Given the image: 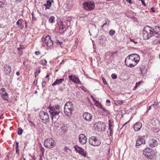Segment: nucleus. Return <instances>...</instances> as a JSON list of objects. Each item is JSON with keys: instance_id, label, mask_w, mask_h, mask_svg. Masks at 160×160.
Listing matches in <instances>:
<instances>
[{"instance_id": "obj_1", "label": "nucleus", "mask_w": 160, "mask_h": 160, "mask_svg": "<svg viewBox=\"0 0 160 160\" xmlns=\"http://www.w3.org/2000/svg\"><path fill=\"white\" fill-rule=\"evenodd\" d=\"M153 36L157 38H160V27L157 26L152 28L148 26H145L142 30L143 38L147 40Z\"/></svg>"}, {"instance_id": "obj_2", "label": "nucleus", "mask_w": 160, "mask_h": 160, "mask_svg": "<svg viewBox=\"0 0 160 160\" xmlns=\"http://www.w3.org/2000/svg\"><path fill=\"white\" fill-rule=\"evenodd\" d=\"M140 58L138 55L135 53L128 55L125 60V65L129 67L132 68L135 66L139 62Z\"/></svg>"}, {"instance_id": "obj_3", "label": "nucleus", "mask_w": 160, "mask_h": 160, "mask_svg": "<svg viewBox=\"0 0 160 160\" xmlns=\"http://www.w3.org/2000/svg\"><path fill=\"white\" fill-rule=\"evenodd\" d=\"M49 109V112L51 115V118L52 120L54 118L56 119L59 117L60 111L59 110L60 106L57 105L55 108L52 107H49L48 108Z\"/></svg>"}, {"instance_id": "obj_4", "label": "nucleus", "mask_w": 160, "mask_h": 160, "mask_svg": "<svg viewBox=\"0 0 160 160\" xmlns=\"http://www.w3.org/2000/svg\"><path fill=\"white\" fill-rule=\"evenodd\" d=\"M73 109V105L72 102L69 101L67 102L64 107V112L66 115L68 116H70Z\"/></svg>"}, {"instance_id": "obj_5", "label": "nucleus", "mask_w": 160, "mask_h": 160, "mask_svg": "<svg viewBox=\"0 0 160 160\" xmlns=\"http://www.w3.org/2000/svg\"><path fill=\"white\" fill-rule=\"evenodd\" d=\"M143 154L148 158L151 159L155 157L156 152L155 151L149 148H147L143 151Z\"/></svg>"}, {"instance_id": "obj_6", "label": "nucleus", "mask_w": 160, "mask_h": 160, "mask_svg": "<svg viewBox=\"0 0 160 160\" xmlns=\"http://www.w3.org/2000/svg\"><path fill=\"white\" fill-rule=\"evenodd\" d=\"M39 117L41 120L42 122L46 124L49 121V118L48 113L43 111H40Z\"/></svg>"}, {"instance_id": "obj_7", "label": "nucleus", "mask_w": 160, "mask_h": 160, "mask_svg": "<svg viewBox=\"0 0 160 160\" xmlns=\"http://www.w3.org/2000/svg\"><path fill=\"white\" fill-rule=\"evenodd\" d=\"M83 8L87 10L91 11L95 8V5L94 1H88L83 4Z\"/></svg>"}, {"instance_id": "obj_8", "label": "nucleus", "mask_w": 160, "mask_h": 160, "mask_svg": "<svg viewBox=\"0 0 160 160\" xmlns=\"http://www.w3.org/2000/svg\"><path fill=\"white\" fill-rule=\"evenodd\" d=\"M89 142L91 145L94 146H98L101 143V140L98 138L93 136L89 138Z\"/></svg>"}, {"instance_id": "obj_9", "label": "nucleus", "mask_w": 160, "mask_h": 160, "mask_svg": "<svg viewBox=\"0 0 160 160\" xmlns=\"http://www.w3.org/2000/svg\"><path fill=\"white\" fill-rule=\"evenodd\" d=\"M44 145L48 148H51L55 146V142L52 139L48 138L45 140Z\"/></svg>"}, {"instance_id": "obj_10", "label": "nucleus", "mask_w": 160, "mask_h": 160, "mask_svg": "<svg viewBox=\"0 0 160 160\" xmlns=\"http://www.w3.org/2000/svg\"><path fill=\"white\" fill-rule=\"evenodd\" d=\"M42 41L48 47L52 46L53 43V41L51 39L50 37L49 36H47L45 38H42Z\"/></svg>"}, {"instance_id": "obj_11", "label": "nucleus", "mask_w": 160, "mask_h": 160, "mask_svg": "<svg viewBox=\"0 0 160 160\" xmlns=\"http://www.w3.org/2000/svg\"><path fill=\"white\" fill-rule=\"evenodd\" d=\"M3 73L4 76H9V74L11 71V68L10 66L8 64H5L3 66Z\"/></svg>"}, {"instance_id": "obj_12", "label": "nucleus", "mask_w": 160, "mask_h": 160, "mask_svg": "<svg viewBox=\"0 0 160 160\" xmlns=\"http://www.w3.org/2000/svg\"><path fill=\"white\" fill-rule=\"evenodd\" d=\"M106 125L103 122H98L97 123V127L98 131H104L106 129Z\"/></svg>"}, {"instance_id": "obj_13", "label": "nucleus", "mask_w": 160, "mask_h": 160, "mask_svg": "<svg viewBox=\"0 0 160 160\" xmlns=\"http://www.w3.org/2000/svg\"><path fill=\"white\" fill-rule=\"evenodd\" d=\"M145 142L143 136H138V139L136 141V146L137 147L138 146H140L142 144H144Z\"/></svg>"}, {"instance_id": "obj_14", "label": "nucleus", "mask_w": 160, "mask_h": 160, "mask_svg": "<svg viewBox=\"0 0 160 160\" xmlns=\"http://www.w3.org/2000/svg\"><path fill=\"white\" fill-rule=\"evenodd\" d=\"M76 151L80 154L83 156L84 157L86 156V152L81 148L76 145L74 146Z\"/></svg>"}, {"instance_id": "obj_15", "label": "nucleus", "mask_w": 160, "mask_h": 160, "mask_svg": "<svg viewBox=\"0 0 160 160\" xmlns=\"http://www.w3.org/2000/svg\"><path fill=\"white\" fill-rule=\"evenodd\" d=\"M68 78L69 79L76 83L78 84H81V82L79 79L74 75H69Z\"/></svg>"}, {"instance_id": "obj_16", "label": "nucleus", "mask_w": 160, "mask_h": 160, "mask_svg": "<svg viewBox=\"0 0 160 160\" xmlns=\"http://www.w3.org/2000/svg\"><path fill=\"white\" fill-rule=\"evenodd\" d=\"M78 139L79 142L82 144H85L87 142V138L83 134H81L79 135Z\"/></svg>"}, {"instance_id": "obj_17", "label": "nucleus", "mask_w": 160, "mask_h": 160, "mask_svg": "<svg viewBox=\"0 0 160 160\" xmlns=\"http://www.w3.org/2000/svg\"><path fill=\"white\" fill-rule=\"evenodd\" d=\"M83 118L86 121H90L92 118V116L91 114L88 112H85L83 115Z\"/></svg>"}, {"instance_id": "obj_18", "label": "nucleus", "mask_w": 160, "mask_h": 160, "mask_svg": "<svg viewBox=\"0 0 160 160\" xmlns=\"http://www.w3.org/2000/svg\"><path fill=\"white\" fill-rule=\"evenodd\" d=\"M149 145L151 147H154L156 146L158 144L157 141L154 139H151L148 141Z\"/></svg>"}, {"instance_id": "obj_19", "label": "nucleus", "mask_w": 160, "mask_h": 160, "mask_svg": "<svg viewBox=\"0 0 160 160\" xmlns=\"http://www.w3.org/2000/svg\"><path fill=\"white\" fill-rule=\"evenodd\" d=\"M142 123L140 122H137L133 126V128L136 131H138L141 128Z\"/></svg>"}, {"instance_id": "obj_20", "label": "nucleus", "mask_w": 160, "mask_h": 160, "mask_svg": "<svg viewBox=\"0 0 160 160\" xmlns=\"http://www.w3.org/2000/svg\"><path fill=\"white\" fill-rule=\"evenodd\" d=\"M64 81V79L63 78L60 79H56V81L52 83V85L53 86L57 84H60Z\"/></svg>"}, {"instance_id": "obj_21", "label": "nucleus", "mask_w": 160, "mask_h": 160, "mask_svg": "<svg viewBox=\"0 0 160 160\" xmlns=\"http://www.w3.org/2000/svg\"><path fill=\"white\" fill-rule=\"evenodd\" d=\"M2 97L3 99L7 101H8V94L6 92L2 93Z\"/></svg>"}, {"instance_id": "obj_22", "label": "nucleus", "mask_w": 160, "mask_h": 160, "mask_svg": "<svg viewBox=\"0 0 160 160\" xmlns=\"http://www.w3.org/2000/svg\"><path fill=\"white\" fill-rule=\"evenodd\" d=\"M140 69L141 71V75L143 76L147 73V70L145 68L140 67Z\"/></svg>"}, {"instance_id": "obj_23", "label": "nucleus", "mask_w": 160, "mask_h": 160, "mask_svg": "<svg viewBox=\"0 0 160 160\" xmlns=\"http://www.w3.org/2000/svg\"><path fill=\"white\" fill-rule=\"evenodd\" d=\"M102 111V114L103 115H108L109 113L108 111L105 109L104 108H103Z\"/></svg>"}, {"instance_id": "obj_24", "label": "nucleus", "mask_w": 160, "mask_h": 160, "mask_svg": "<svg viewBox=\"0 0 160 160\" xmlns=\"http://www.w3.org/2000/svg\"><path fill=\"white\" fill-rule=\"evenodd\" d=\"M46 4L47 6H46V9H49L51 5V2L49 0H48L47 1Z\"/></svg>"}, {"instance_id": "obj_25", "label": "nucleus", "mask_w": 160, "mask_h": 160, "mask_svg": "<svg viewBox=\"0 0 160 160\" xmlns=\"http://www.w3.org/2000/svg\"><path fill=\"white\" fill-rule=\"evenodd\" d=\"M22 19H19L18 20V21L16 22L17 25L18 26V27H20L22 25Z\"/></svg>"}, {"instance_id": "obj_26", "label": "nucleus", "mask_w": 160, "mask_h": 160, "mask_svg": "<svg viewBox=\"0 0 160 160\" xmlns=\"http://www.w3.org/2000/svg\"><path fill=\"white\" fill-rule=\"evenodd\" d=\"M108 130L110 131V135L111 136H112L113 134V128L109 127Z\"/></svg>"}, {"instance_id": "obj_27", "label": "nucleus", "mask_w": 160, "mask_h": 160, "mask_svg": "<svg viewBox=\"0 0 160 160\" xmlns=\"http://www.w3.org/2000/svg\"><path fill=\"white\" fill-rule=\"evenodd\" d=\"M64 28V25L63 24L62 22L61 23L59 26V30L60 31H62L63 30Z\"/></svg>"}, {"instance_id": "obj_28", "label": "nucleus", "mask_w": 160, "mask_h": 160, "mask_svg": "<svg viewBox=\"0 0 160 160\" xmlns=\"http://www.w3.org/2000/svg\"><path fill=\"white\" fill-rule=\"evenodd\" d=\"M98 42L100 44H102L103 42V38L102 37H100Z\"/></svg>"}, {"instance_id": "obj_29", "label": "nucleus", "mask_w": 160, "mask_h": 160, "mask_svg": "<svg viewBox=\"0 0 160 160\" xmlns=\"http://www.w3.org/2000/svg\"><path fill=\"white\" fill-rule=\"evenodd\" d=\"M123 103V102L122 100H118L116 101L115 104L117 105H121Z\"/></svg>"}, {"instance_id": "obj_30", "label": "nucleus", "mask_w": 160, "mask_h": 160, "mask_svg": "<svg viewBox=\"0 0 160 160\" xmlns=\"http://www.w3.org/2000/svg\"><path fill=\"white\" fill-rule=\"evenodd\" d=\"M108 126L109 127H110L111 128H112V127L113 128V123L111 120H109Z\"/></svg>"}, {"instance_id": "obj_31", "label": "nucleus", "mask_w": 160, "mask_h": 160, "mask_svg": "<svg viewBox=\"0 0 160 160\" xmlns=\"http://www.w3.org/2000/svg\"><path fill=\"white\" fill-rule=\"evenodd\" d=\"M115 30H111L109 32V34L110 36H112L115 34Z\"/></svg>"}, {"instance_id": "obj_32", "label": "nucleus", "mask_w": 160, "mask_h": 160, "mask_svg": "<svg viewBox=\"0 0 160 160\" xmlns=\"http://www.w3.org/2000/svg\"><path fill=\"white\" fill-rule=\"evenodd\" d=\"M54 19V17L53 16H51L49 19L48 21L51 23H52Z\"/></svg>"}, {"instance_id": "obj_33", "label": "nucleus", "mask_w": 160, "mask_h": 160, "mask_svg": "<svg viewBox=\"0 0 160 160\" xmlns=\"http://www.w3.org/2000/svg\"><path fill=\"white\" fill-rule=\"evenodd\" d=\"M23 130L21 128H19L18 129V134L19 135H20L22 134Z\"/></svg>"}, {"instance_id": "obj_34", "label": "nucleus", "mask_w": 160, "mask_h": 160, "mask_svg": "<svg viewBox=\"0 0 160 160\" xmlns=\"http://www.w3.org/2000/svg\"><path fill=\"white\" fill-rule=\"evenodd\" d=\"M41 62L42 64L43 65H45L47 63V61L45 59L42 60L41 61Z\"/></svg>"}, {"instance_id": "obj_35", "label": "nucleus", "mask_w": 160, "mask_h": 160, "mask_svg": "<svg viewBox=\"0 0 160 160\" xmlns=\"http://www.w3.org/2000/svg\"><path fill=\"white\" fill-rule=\"evenodd\" d=\"M111 77L113 79H116L117 78V76L115 74L112 73L111 75Z\"/></svg>"}, {"instance_id": "obj_36", "label": "nucleus", "mask_w": 160, "mask_h": 160, "mask_svg": "<svg viewBox=\"0 0 160 160\" xmlns=\"http://www.w3.org/2000/svg\"><path fill=\"white\" fill-rule=\"evenodd\" d=\"M158 104V103L157 102H154V103L152 105V107L153 108H156L157 107Z\"/></svg>"}, {"instance_id": "obj_37", "label": "nucleus", "mask_w": 160, "mask_h": 160, "mask_svg": "<svg viewBox=\"0 0 160 160\" xmlns=\"http://www.w3.org/2000/svg\"><path fill=\"white\" fill-rule=\"evenodd\" d=\"M117 55V52H114L112 53V54L111 56V57H113V58H115V56H116Z\"/></svg>"}, {"instance_id": "obj_38", "label": "nucleus", "mask_w": 160, "mask_h": 160, "mask_svg": "<svg viewBox=\"0 0 160 160\" xmlns=\"http://www.w3.org/2000/svg\"><path fill=\"white\" fill-rule=\"evenodd\" d=\"M18 49L19 51V55H22V52L21 51V48H18Z\"/></svg>"}, {"instance_id": "obj_39", "label": "nucleus", "mask_w": 160, "mask_h": 160, "mask_svg": "<svg viewBox=\"0 0 160 160\" xmlns=\"http://www.w3.org/2000/svg\"><path fill=\"white\" fill-rule=\"evenodd\" d=\"M102 79L104 84L105 85H107L108 84V83L106 81L105 79L103 77H102Z\"/></svg>"}, {"instance_id": "obj_40", "label": "nucleus", "mask_w": 160, "mask_h": 160, "mask_svg": "<svg viewBox=\"0 0 160 160\" xmlns=\"http://www.w3.org/2000/svg\"><path fill=\"white\" fill-rule=\"evenodd\" d=\"M42 86L43 88L44 87L46 84V82L45 81H43L42 82Z\"/></svg>"}, {"instance_id": "obj_41", "label": "nucleus", "mask_w": 160, "mask_h": 160, "mask_svg": "<svg viewBox=\"0 0 160 160\" xmlns=\"http://www.w3.org/2000/svg\"><path fill=\"white\" fill-rule=\"evenodd\" d=\"M35 54L36 55H38L40 54V52L39 51H36L35 52Z\"/></svg>"}, {"instance_id": "obj_42", "label": "nucleus", "mask_w": 160, "mask_h": 160, "mask_svg": "<svg viewBox=\"0 0 160 160\" xmlns=\"http://www.w3.org/2000/svg\"><path fill=\"white\" fill-rule=\"evenodd\" d=\"M141 2H142V5L144 6H146V4L145 3V2H144V1L143 0H141Z\"/></svg>"}, {"instance_id": "obj_43", "label": "nucleus", "mask_w": 160, "mask_h": 160, "mask_svg": "<svg viewBox=\"0 0 160 160\" xmlns=\"http://www.w3.org/2000/svg\"><path fill=\"white\" fill-rule=\"evenodd\" d=\"M40 70H38L37 71L35 72V74L37 75H38V74L40 73Z\"/></svg>"}, {"instance_id": "obj_44", "label": "nucleus", "mask_w": 160, "mask_h": 160, "mask_svg": "<svg viewBox=\"0 0 160 160\" xmlns=\"http://www.w3.org/2000/svg\"><path fill=\"white\" fill-rule=\"evenodd\" d=\"M130 41L132 42L135 44H136L138 43V42L137 41H136L134 39H131Z\"/></svg>"}, {"instance_id": "obj_45", "label": "nucleus", "mask_w": 160, "mask_h": 160, "mask_svg": "<svg viewBox=\"0 0 160 160\" xmlns=\"http://www.w3.org/2000/svg\"><path fill=\"white\" fill-rule=\"evenodd\" d=\"M41 150L42 151V154H43L44 153V149L42 147L41 148Z\"/></svg>"}, {"instance_id": "obj_46", "label": "nucleus", "mask_w": 160, "mask_h": 160, "mask_svg": "<svg viewBox=\"0 0 160 160\" xmlns=\"http://www.w3.org/2000/svg\"><path fill=\"white\" fill-rule=\"evenodd\" d=\"M16 152L18 154H19V150L18 148H16Z\"/></svg>"}, {"instance_id": "obj_47", "label": "nucleus", "mask_w": 160, "mask_h": 160, "mask_svg": "<svg viewBox=\"0 0 160 160\" xmlns=\"http://www.w3.org/2000/svg\"><path fill=\"white\" fill-rule=\"evenodd\" d=\"M151 10L152 12H155V10H154V8H152L151 9Z\"/></svg>"}, {"instance_id": "obj_48", "label": "nucleus", "mask_w": 160, "mask_h": 160, "mask_svg": "<svg viewBox=\"0 0 160 160\" xmlns=\"http://www.w3.org/2000/svg\"><path fill=\"white\" fill-rule=\"evenodd\" d=\"M127 2L131 4L132 3V2L131 0H126Z\"/></svg>"}, {"instance_id": "obj_49", "label": "nucleus", "mask_w": 160, "mask_h": 160, "mask_svg": "<svg viewBox=\"0 0 160 160\" xmlns=\"http://www.w3.org/2000/svg\"><path fill=\"white\" fill-rule=\"evenodd\" d=\"M37 82H38L37 80H35L34 81L33 83L34 85H36L37 83Z\"/></svg>"}, {"instance_id": "obj_50", "label": "nucleus", "mask_w": 160, "mask_h": 160, "mask_svg": "<svg viewBox=\"0 0 160 160\" xmlns=\"http://www.w3.org/2000/svg\"><path fill=\"white\" fill-rule=\"evenodd\" d=\"M16 148H18V142H16Z\"/></svg>"}, {"instance_id": "obj_51", "label": "nucleus", "mask_w": 160, "mask_h": 160, "mask_svg": "<svg viewBox=\"0 0 160 160\" xmlns=\"http://www.w3.org/2000/svg\"><path fill=\"white\" fill-rule=\"evenodd\" d=\"M99 108L102 109L104 108L102 106V105L101 104H100V105L99 106Z\"/></svg>"}, {"instance_id": "obj_52", "label": "nucleus", "mask_w": 160, "mask_h": 160, "mask_svg": "<svg viewBox=\"0 0 160 160\" xmlns=\"http://www.w3.org/2000/svg\"><path fill=\"white\" fill-rule=\"evenodd\" d=\"M152 107V105H151L148 107V111L150 110L151 109Z\"/></svg>"}, {"instance_id": "obj_53", "label": "nucleus", "mask_w": 160, "mask_h": 160, "mask_svg": "<svg viewBox=\"0 0 160 160\" xmlns=\"http://www.w3.org/2000/svg\"><path fill=\"white\" fill-rule=\"evenodd\" d=\"M62 44V42H58V44L59 45H61V47H62V46H61V45Z\"/></svg>"}, {"instance_id": "obj_54", "label": "nucleus", "mask_w": 160, "mask_h": 160, "mask_svg": "<svg viewBox=\"0 0 160 160\" xmlns=\"http://www.w3.org/2000/svg\"><path fill=\"white\" fill-rule=\"evenodd\" d=\"M141 84V82H138V83H136V85H137L138 86L140 85Z\"/></svg>"}, {"instance_id": "obj_55", "label": "nucleus", "mask_w": 160, "mask_h": 160, "mask_svg": "<svg viewBox=\"0 0 160 160\" xmlns=\"http://www.w3.org/2000/svg\"><path fill=\"white\" fill-rule=\"evenodd\" d=\"M25 28H26L27 27V24H28V22L25 21Z\"/></svg>"}, {"instance_id": "obj_56", "label": "nucleus", "mask_w": 160, "mask_h": 160, "mask_svg": "<svg viewBox=\"0 0 160 160\" xmlns=\"http://www.w3.org/2000/svg\"><path fill=\"white\" fill-rule=\"evenodd\" d=\"M106 102L107 103H109L110 102V101L109 100V99H107L106 100Z\"/></svg>"}, {"instance_id": "obj_57", "label": "nucleus", "mask_w": 160, "mask_h": 160, "mask_svg": "<svg viewBox=\"0 0 160 160\" xmlns=\"http://www.w3.org/2000/svg\"><path fill=\"white\" fill-rule=\"evenodd\" d=\"M16 75L18 76H19L20 74V73L18 71L16 72Z\"/></svg>"}, {"instance_id": "obj_58", "label": "nucleus", "mask_w": 160, "mask_h": 160, "mask_svg": "<svg viewBox=\"0 0 160 160\" xmlns=\"http://www.w3.org/2000/svg\"><path fill=\"white\" fill-rule=\"evenodd\" d=\"M2 2H0V8H2Z\"/></svg>"}, {"instance_id": "obj_59", "label": "nucleus", "mask_w": 160, "mask_h": 160, "mask_svg": "<svg viewBox=\"0 0 160 160\" xmlns=\"http://www.w3.org/2000/svg\"><path fill=\"white\" fill-rule=\"evenodd\" d=\"M49 76H50V75H49V74H47V76H46V78H48L49 77Z\"/></svg>"}, {"instance_id": "obj_60", "label": "nucleus", "mask_w": 160, "mask_h": 160, "mask_svg": "<svg viewBox=\"0 0 160 160\" xmlns=\"http://www.w3.org/2000/svg\"><path fill=\"white\" fill-rule=\"evenodd\" d=\"M5 89V88H2L1 89V90L3 92V93H4V92H4V90Z\"/></svg>"}, {"instance_id": "obj_61", "label": "nucleus", "mask_w": 160, "mask_h": 160, "mask_svg": "<svg viewBox=\"0 0 160 160\" xmlns=\"http://www.w3.org/2000/svg\"><path fill=\"white\" fill-rule=\"evenodd\" d=\"M60 41L58 40H56V42L58 44V42H59Z\"/></svg>"}, {"instance_id": "obj_62", "label": "nucleus", "mask_w": 160, "mask_h": 160, "mask_svg": "<svg viewBox=\"0 0 160 160\" xmlns=\"http://www.w3.org/2000/svg\"><path fill=\"white\" fill-rule=\"evenodd\" d=\"M138 86L137 85H136L134 87V88H137V87H138Z\"/></svg>"}, {"instance_id": "obj_63", "label": "nucleus", "mask_w": 160, "mask_h": 160, "mask_svg": "<svg viewBox=\"0 0 160 160\" xmlns=\"http://www.w3.org/2000/svg\"><path fill=\"white\" fill-rule=\"evenodd\" d=\"M138 86L137 85H136L134 87V88H137V87H138Z\"/></svg>"}, {"instance_id": "obj_64", "label": "nucleus", "mask_w": 160, "mask_h": 160, "mask_svg": "<svg viewBox=\"0 0 160 160\" xmlns=\"http://www.w3.org/2000/svg\"><path fill=\"white\" fill-rule=\"evenodd\" d=\"M107 24V22H106V23H105L104 24V25L105 26Z\"/></svg>"}]
</instances>
